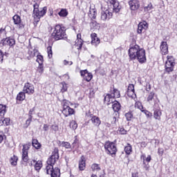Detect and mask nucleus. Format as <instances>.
Wrapping results in <instances>:
<instances>
[{"instance_id": "f257e3e1", "label": "nucleus", "mask_w": 177, "mask_h": 177, "mask_svg": "<svg viewBox=\"0 0 177 177\" xmlns=\"http://www.w3.org/2000/svg\"><path fill=\"white\" fill-rule=\"evenodd\" d=\"M130 60H137L142 64L146 63V50L140 48L138 45L131 47L128 51Z\"/></svg>"}, {"instance_id": "f03ea898", "label": "nucleus", "mask_w": 177, "mask_h": 177, "mask_svg": "<svg viewBox=\"0 0 177 177\" xmlns=\"http://www.w3.org/2000/svg\"><path fill=\"white\" fill-rule=\"evenodd\" d=\"M110 3L109 9L102 10L101 12V20L103 21H109L111 17H113V12H111V9L115 13H118L120 12V3L117 0H109Z\"/></svg>"}, {"instance_id": "7ed1b4c3", "label": "nucleus", "mask_w": 177, "mask_h": 177, "mask_svg": "<svg viewBox=\"0 0 177 177\" xmlns=\"http://www.w3.org/2000/svg\"><path fill=\"white\" fill-rule=\"evenodd\" d=\"M66 36V28L57 25L55 27V30L52 33V37L55 39V41H59V39H63L64 37Z\"/></svg>"}, {"instance_id": "20e7f679", "label": "nucleus", "mask_w": 177, "mask_h": 177, "mask_svg": "<svg viewBox=\"0 0 177 177\" xmlns=\"http://www.w3.org/2000/svg\"><path fill=\"white\" fill-rule=\"evenodd\" d=\"M70 102L67 100H63L61 102V104L62 106V114L65 117H70V115H73L75 111H74V109L70 107Z\"/></svg>"}, {"instance_id": "39448f33", "label": "nucleus", "mask_w": 177, "mask_h": 177, "mask_svg": "<svg viewBox=\"0 0 177 177\" xmlns=\"http://www.w3.org/2000/svg\"><path fill=\"white\" fill-rule=\"evenodd\" d=\"M46 10L48 8L44 7L39 8L37 10H33V17H34V25L37 26V24L39 21L41 17H44L46 15Z\"/></svg>"}, {"instance_id": "423d86ee", "label": "nucleus", "mask_w": 177, "mask_h": 177, "mask_svg": "<svg viewBox=\"0 0 177 177\" xmlns=\"http://www.w3.org/2000/svg\"><path fill=\"white\" fill-rule=\"evenodd\" d=\"M57 160H59V149L55 148L52 155L47 160L46 167H50V168H53V165L56 164Z\"/></svg>"}, {"instance_id": "0eeeda50", "label": "nucleus", "mask_w": 177, "mask_h": 177, "mask_svg": "<svg viewBox=\"0 0 177 177\" xmlns=\"http://www.w3.org/2000/svg\"><path fill=\"white\" fill-rule=\"evenodd\" d=\"M175 67V59L172 56H167V60L165 62V70L167 73H172Z\"/></svg>"}, {"instance_id": "6e6552de", "label": "nucleus", "mask_w": 177, "mask_h": 177, "mask_svg": "<svg viewBox=\"0 0 177 177\" xmlns=\"http://www.w3.org/2000/svg\"><path fill=\"white\" fill-rule=\"evenodd\" d=\"M104 149L107 153V154H115L117 153V147H115V144L111 142H106L104 145Z\"/></svg>"}, {"instance_id": "1a4fd4ad", "label": "nucleus", "mask_w": 177, "mask_h": 177, "mask_svg": "<svg viewBox=\"0 0 177 177\" xmlns=\"http://www.w3.org/2000/svg\"><path fill=\"white\" fill-rule=\"evenodd\" d=\"M50 167L51 166L46 167L47 174L50 175L51 177H60V169Z\"/></svg>"}, {"instance_id": "9d476101", "label": "nucleus", "mask_w": 177, "mask_h": 177, "mask_svg": "<svg viewBox=\"0 0 177 177\" xmlns=\"http://www.w3.org/2000/svg\"><path fill=\"white\" fill-rule=\"evenodd\" d=\"M31 147V144H26L23 145L22 149V160L24 162L28 161V150Z\"/></svg>"}, {"instance_id": "9b49d317", "label": "nucleus", "mask_w": 177, "mask_h": 177, "mask_svg": "<svg viewBox=\"0 0 177 177\" xmlns=\"http://www.w3.org/2000/svg\"><path fill=\"white\" fill-rule=\"evenodd\" d=\"M15 44H16L15 39L7 37L1 41L0 46H13Z\"/></svg>"}, {"instance_id": "f8f14e48", "label": "nucleus", "mask_w": 177, "mask_h": 177, "mask_svg": "<svg viewBox=\"0 0 177 177\" xmlns=\"http://www.w3.org/2000/svg\"><path fill=\"white\" fill-rule=\"evenodd\" d=\"M23 92L28 95H34V93L35 92L34 85L30 83H26L23 88Z\"/></svg>"}, {"instance_id": "ddd939ff", "label": "nucleus", "mask_w": 177, "mask_h": 177, "mask_svg": "<svg viewBox=\"0 0 177 177\" xmlns=\"http://www.w3.org/2000/svg\"><path fill=\"white\" fill-rule=\"evenodd\" d=\"M147 28H149V24H147V22L146 21L140 22L138 24L137 32L138 34H145Z\"/></svg>"}, {"instance_id": "4468645a", "label": "nucleus", "mask_w": 177, "mask_h": 177, "mask_svg": "<svg viewBox=\"0 0 177 177\" xmlns=\"http://www.w3.org/2000/svg\"><path fill=\"white\" fill-rule=\"evenodd\" d=\"M81 76L83 77V80L86 81L87 82H91L92 78H93V75L91 73L88 72V70L85 69L83 71H80Z\"/></svg>"}, {"instance_id": "2eb2a0df", "label": "nucleus", "mask_w": 177, "mask_h": 177, "mask_svg": "<svg viewBox=\"0 0 177 177\" xmlns=\"http://www.w3.org/2000/svg\"><path fill=\"white\" fill-rule=\"evenodd\" d=\"M14 24H15L19 30H23L24 28V25L21 24V18H20V16L15 15L12 17Z\"/></svg>"}, {"instance_id": "dca6fc26", "label": "nucleus", "mask_w": 177, "mask_h": 177, "mask_svg": "<svg viewBox=\"0 0 177 177\" xmlns=\"http://www.w3.org/2000/svg\"><path fill=\"white\" fill-rule=\"evenodd\" d=\"M129 5L131 10H138V8H140L139 0H131L129 1Z\"/></svg>"}, {"instance_id": "f3484780", "label": "nucleus", "mask_w": 177, "mask_h": 177, "mask_svg": "<svg viewBox=\"0 0 177 177\" xmlns=\"http://www.w3.org/2000/svg\"><path fill=\"white\" fill-rule=\"evenodd\" d=\"M75 46L77 48L78 50H81L82 48V45L84 44V40L81 39V34L77 35V39L75 40Z\"/></svg>"}, {"instance_id": "a211bd4d", "label": "nucleus", "mask_w": 177, "mask_h": 177, "mask_svg": "<svg viewBox=\"0 0 177 177\" xmlns=\"http://www.w3.org/2000/svg\"><path fill=\"white\" fill-rule=\"evenodd\" d=\"M127 95L129 97H135L136 94H135V86L133 84H129L127 88Z\"/></svg>"}, {"instance_id": "6ab92c4d", "label": "nucleus", "mask_w": 177, "mask_h": 177, "mask_svg": "<svg viewBox=\"0 0 177 177\" xmlns=\"http://www.w3.org/2000/svg\"><path fill=\"white\" fill-rule=\"evenodd\" d=\"M91 44L94 46H97L99 44H100V39L97 37V35L96 33H92L91 35Z\"/></svg>"}, {"instance_id": "aec40b11", "label": "nucleus", "mask_w": 177, "mask_h": 177, "mask_svg": "<svg viewBox=\"0 0 177 177\" xmlns=\"http://www.w3.org/2000/svg\"><path fill=\"white\" fill-rule=\"evenodd\" d=\"M160 51L162 55H167V53H168V44H167V41L161 42Z\"/></svg>"}, {"instance_id": "412c9836", "label": "nucleus", "mask_w": 177, "mask_h": 177, "mask_svg": "<svg viewBox=\"0 0 177 177\" xmlns=\"http://www.w3.org/2000/svg\"><path fill=\"white\" fill-rule=\"evenodd\" d=\"M97 15V12L96 8H95V6H91L89 13H88L89 17H91V19H96Z\"/></svg>"}, {"instance_id": "4be33fe9", "label": "nucleus", "mask_w": 177, "mask_h": 177, "mask_svg": "<svg viewBox=\"0 0 177 177\" xmlns=\"http://www.w3.org/2000/svg\"><path fill=\"white\" fill-rule=\"evenodd\" d=\"M31 165H34L35 169L36 171H39V169H41L42 168V161L41 160H33L31 162H30Z\"/></svg>"}, {"instance_id": "5701e85b", "label": "nucleus", "mask_w": 177, "mask_h": 177, "mask_svg": "<svg viewBox=\"0 0 177 177\" xmlns=\"http://www.w3.org/2000/svg\"><path fill=\"white\" fill-rule=\"evenodd\" d=\"M86 165V160H85V157L82 156L81 160L79 162L80 171H84V169H85Z\"/></svg>"}, {"instance_id": "b1692460", "label": "nucleus", "mask_w": 177, "mask_h": 177, "mask_svg": "<svg viewBox=\"0 0 177 177\" xmlns=\"http://www.w3.org/2000/svg\"><path fill=\"white\" fill-rule=\"evenodd\" d=\"M113 95L111 94H107L104 97V102L106 103V104H111V103H113L114 102L113 101L114 100V97H113Z\"/></svg>"}, {"instance_id": "393cba45", "label": "nucleus", "mask_w": 177, "mask_h": 177, "mask_svg": "<svg viewBox=\"0 0 177 177\" xmlns=\"http://www.w3.org/2000/svg\"><path fill=\"white\" fill-rule=\"evenodd\" d=\"M91 120L93 125H95V127H99V125L102 124V122L100 121V118H99V117L97 116L93 115L92 116Z\"/></svg>"}, {"instance_id": "a878e982", "label": "nucleus", "mask_w": 177, "mask_h": 177, "mask_svg": "<svg viewBox=\"0 0 177 177\" xmlns=\"http://www.w3.org/2000/svg\"><path fill=\"white\" fill-rule=\"evenodd\" d=\"M112 103V109L114 111L118 112L121 110V104H120V102H118V101H113V102Z\"/></svg>"}, {"instance_id": "bb28decb", "label": "nucleus", "mask_w": 177, "mask_h": 177, "mask_svg": "<svg viewBox=\"0 0 177 177\" xmlns=\"http://www.w3.org/2000/svg\"><path fill=\"white\" fill-rule=\"evenodd\" d=\"M162 114V113H161V109H156L154 111L153 118L155 120H158V121H160V120H161Z\"/></svg>"}, {"instance_id": "cd10ccee", "label": "nucleus", "mask_w": 177, "mask_h": 177, "mask_svg": "<svg viewBox=\"0 0 177 177\" xmlns=\"http://www.w3.org/2000/svg\"><path fill=\"white\" fill-rule=\"evenodd\" d=\"M30 57H35V56H37V55H39V53H38V50L36 48H30L29 49L28 52Z\"/></svg>"}, {"instance_id": "c85d7f7f", "label": "nucleus", "mask_w": 177, "mask_h": 177, "mask_svg": "<svg viewBox=\"0 0 177 177\" xmlns=\"http://www.w3.org/2000/svg\"><path fill=\"white\" fill-rule=\"evenodd\" d=\"M18 160L19 158L16 155H14L10 158V162L11 165H12L13 167H16V165H17Z\"/></svg>"}, {"instance_id": "c756f323", "label": "nucleus", "mask_w": 177, "mask_h": 177, "mask_svg": "<svg viewBox=\"0 0 177 177\" xmlns=\"http://www.w3.org/2000/svg\"><path fill=\"white\" fill-rule=\"evenodd\" d=\"M26 99V93L24 92H19L17 95V100L19 102H23Z\"/></svg>"}, {"instance_id": "7c9ffc66", "label": "nucleus", "mask_w": 177, "mask_h": 177, "mask_svg": "<svg viewBox=\"0 0 177 177\" xmlns=\"http://www.w3.org/2000/svg\"><path fill=\"white\" fill-rule=\"evenodd\" d=\"M6 114V105L0 104V117H3Z\"/></svg>"}, {"instance_id": "2f4dec72", "label": "nucleus", "mask_w": 177, "mask_h": 177, "mask_svg": "<svg viewBox=\"0 0 177 177\" xmlns=\"http://www.w3.org/2000/svg\"><path fill=\"white\" fill-rule=\"evenodd\" d=\"M90 27H91V30H98V28L100 27V25H99V24H97V22H96V21H93L90 24Z\"/></svg>"}, {"instance_id": "473e14b6", "label": "nucleus", "mask_w": 177, "mask_h": 177, "mask_svg": "<svg viewBox=\"0 0 177 177\" xmlns=\"http://www.w3.org/2000/svg\"><path fill=\"white\" fill-rule=\"evenodd\" d=\"M32 146L35 147V149H41V145L39 143L38 140L37 139H32Z\"/></svg>"}, {"instance_id": "72a5a7b5", "label": "nucleus", "mask_w": 177, "mask_h": 177, "mask_svg": "<svg viewBox=\"0 0 177 177\" xmlns=\"http://www.w3.org/2000/svg\"><path fill=\"white\" fill-rule=\"evenodd\" d=\"M36 62L39 64V65H44V57L39 54H37Z\"/></svg>"}, {"instance_id": "f704fd0d", "label": "nucleus", "mask_w": 177, "mask_h": 177, "mask_svg": "<svg viewBox=\"0 0 177 177\" xmlns=\"http://www.w3.org/2000/svg\"><path fill=\"white\" fill-rule=\"evenodd\" d=\"M124 151L126 154L129 155L131 153H132V146L131 145L128 144L127 146L124 147Z\"/></svg>"}, {"instance_id": "c9c22d12", "label": "nucleus", "mask_w": 177, "mask_h": 177, "mask_svg": "<svg viewBox=\"0 0 177 177\" xmlns=\"http://www.w3.org/2000/svg\"><path fill=\"white\" fill-rule=\"evenodd\" d=\"M58 15L59 16H60V17H67V15H68V12L66 9H62L60 12L58 13Z\"/></svg>"}, {"instance_id": "e433bc0d", "label": "nucleus", "mask_w": 177, "mask_h": 177, "mask_svg": "<svg viewBox=\"0 0 177 177\" xmlns=\"http://www.w3.org/2000/svg\"><path fill=\"white\" fill-rule=\"evenodd\" d=\"M111 95H112L113 97H120L121 96L120 94V91L115 88L113 89V93Z\"/></svg>"}, {"instance_id": "4c0bfd02", "label": "nucleus", "mask_w": 177, "mask_h": 177, "mask_svg": "<svg viewBox=\"0 0 177 177\" xmlns=\"http://www.w3.org/2000/svg\"><path fill=\"white\" fill-rule=\"evenodd\" d=\"M75 140L72 144L73 149H75V150H77L78 148V138H77V136L75 137Z\"/></svg>"}, {"instance_id": "58836bf2", "label": "nucleus", "mask_w": 177, "mask_h": 177, "mask_svg": "<svg viewBox=\"0 0 177 177\" xmlns=\"http://www.w3.org/2000/svg\"><path fill=\"white\" fill-rule=\"evenodd\" d=\"M47 53L49 59H52V57L53 56V53L52 52V46H48L47 48Z\"/></svg>"}, {"instance_id": "ea45409f", "label": "nucleus", "mask_w": 177, "mask_h": 177, "mask_svg": "<svg viewBox=\"0 0 177 177\" xmlns=\"http://www.w3.org/2000/svg\"><path fill=\"white\" fill-rule=\"evenodd\" d=\"M135 107L136 109H138L141 111H143V105H142V102H136Z\"/></svg>"}, {"instance_id": "a19ab883", "label": "nucleus", "mask_w": 177, "mask_h": 177, "mask_svg": "<svg viewBox=\"0 0 177 177\" xmlns=\"http://www.w3.org/2000/svg\"><path fill=\"white\" fill-rule=\"evenodd\" d=\"M70 127H71V128H72L73 129L75 130V129H77V128H78V124H77V122L73 120V121L71 122V123H70Z\"/></svg>"}, {"instance_id": "79ce46f5", "label": "nucleus", "mask_w": 177, "mask_h": 177, "mask_svg": "<svg viewBox=\"0 0 177 177\" xmlns=\"http://www.w3.org/2000/svg\"><path fill=\"white\" fill-rule=\"evenodd\" d=\"M61 85H62L61 92H62V93H64V92H66L67 91V84H66V82H62L61 83Z\"/></svg>"}, {"instance_id": "37998d69", "label": "nucleus", "mask_w": 177, "mask_h": 177, "mask_svg": "<svg viewBox=\"0 0 177 177\" xmlns=\"http://www.w3.org/2000/svg\"><path fill=\"white\" fill-rule=\"evenodd\" d=\"M142 113H145V115L148 118H151L152 116H153V114L150 112V111H147V110H146V109H142V111H141Z\"/></svg>"}, {"instance_id": "c03bdc74", "label": "nucleus", "mask_w": 177, "mask_h": 177, "mask_svg": "<svg viewBox=\"0 0 177 177\" xmlns=\"http://www.w3.org/2000/svg\"><path fill=\"white\" fill-rule=\"evenodd\" d=\"M91 169L92 171H100V167L97 164H93L91 165Z\"/></svg>"}, {"instance_id": "a18cd8bd", "label": "nucleus", "mask_w": 177, "mask_h": 177, "mask_svg": "<svg viewBox=\"0 0 177 177\" xmlns=\"http://www.w3.org/2000/svg\"><path fill=\"white\" fill-rule=\"evenodd\" d=\"M125 117L127 121H131V120H132V118L133 117V115L132 114V112H128L125 114Z\"/></svg>"}, {"instance_id": "49530a36", "label": "nucleus", "mask_w": 177, "mask_h": 177, "mask_svg": "<svg viewBox=\"0 0 177 177\" xmlns=\"http://www.w3.org/2000/svg\"><path fill=\"white\" fill-rule=\"evenodd\" d=\"M37 73L41 75V74H44V65H39L37 70Z\"/></svg>"}, {"instance_id": "de8ad7c7", "label": "nucleus", "mask_w": 177, "mask_h": 177, "mask_svg": "<svg viewBox=\"0 0 177 177\" xmlns=\"http://www.w3.org/2000/svg\"><path fill=\"white\" fill-rule=\"evenodd\" d=\"M154 99V92L149 93L148 97L147 99V102H151Z\"/></svg>"}, {"instance_id": "09e8293b", "label": "nucleus", "mask_w": 177, "mask_h": 177, "mask_svg": "<svg viewBox=\"0 0 177 177\" xmlns=\"http://www.w3.org/2000/svg\"><path fill=\"white\" fill-rule=\"evenodd\" d=\"M62 146H63V147H64L65 149H71V145H70V143L67 142H62Z\"/></svg>"}, {"instance_id": "8fccbe9b", "label": "nucleus", "mask_w": 177, "mask_h": 177, "mask_svg": "<svg viewBox=\"0 0 177 177\" xmlns=\"http://www.w3.org/2000/svg\"><path fill=\"white\" fill-rule=\"evenodd\" d=\"M151 9H153V5L150 3L147 6L145 7L144 10L145 12H149V10H151Z\"/></svg>"}, {"instance_id": "3c124183", "label": "nucleus", "mask_w": 177, "mask_h": 177, "mask_svg": "<svg viewBox=\"0 0 177 177\" xmlns=\"http://www.w3.org/2000/svg\"><path fill=\"white\" fill-rule=\"evenodd\" d=\"M3 122L5 126L8 127L10 124V118H5L3 120Z\"/></svg>"}, {"instance_id": "603ef678", "label": "nucleus", "mask_w": 177, "mask_h": 177, "mask_svg": "<svg viewBox=\"0 0 177 177\" xmlns=\"http://www.w3.org/2000/svg\"><path fill=\"white\" fill-rule=\"evenodd\" d=\"M6 35V30L5 29H0V38H2Z\"/></svg>"}, {"instance_id": "864d4df0", "label": "nucleus", "mask_w": 177, "mask_h": 177, "mask_svg": "<svg viewBox=\"0 0 177 177\" xmlns=\"http://www.w3.org/2000/svg\"><path fill=\"white\" fill-rule=\"evenodd\" d=\"M3 63V53L0 50V64Z\"/></svg>"}, {"instance_id": "5fc2aeb1", "label": "nucleus", "mask_w": 177, "mask_h": 177, "mask_svg": "<svg viewBox=\"0 0 177 177\" xmlns=\"http://www.w3.org/2000/svg\"><path fill=\"white\" fill-rule=\"evenodd\" d=\"M64 66H71L73 64V62L70 61H67V60H64Z\"/></svg>"}, {"instance_id": "6e6d98bb", "label": "nucleus", "mask_w": 177, "mask_h": 177, "mask_svg": "<svg viewBox=\"0 0 177 177\" xmlns=\"http://www.w3.org/2000/svg\"><path fill=\"white\" fill-rule=\"evenodd\" d=\"M93 96H95V90L90 88V97H93Z\"/></svg>"}, {"instance_id": "4d7b16f0", "label": "nucleus", "mask_w": 177, "mask_h": 177, "mask_svg": "<svg viewBox=\"0 0 177 177\" xmlns=\"http://www.w3.org/2000/svg\"><path fill=\"white\" fill-rule=\"evenodd\" d=\"M32 120V116L30 115L29 118L26 120V125H30L31 124V121Z\"/></svg>"}, {"instance_id": "13d9d810", "label": "nucleus", "mask_w": 177, "mask_h": 177, "mask_svg": "<svg viewBox=\"0 0 177 177\" xmlns=\"http://www.w3.org/2000/svg\"><path fill=\"white\" fill-rule=\"evenodd\" d=\"M33 8H34V10H39V4H38V3H35L34 5H33Z\"/></svg>"}, {"instance_id": "bf43d9fd", "label": "nucleus", "mask_w": 177, "mask_h": 177, "mask_svg": "<svg viewBox=\"0 0 177 177\" xmlns=\"http://www.w3.org/2000/svg\"><path fill=\"white\" fill-rule=\"evenodd\" d=\"M120 132L121 135H126L127 131L124 128H120Z\"/></svg>"}, {"instance_id": "052dcab7", "label": "nucleus", "mask_w": 177, "mask_h": 177, "mask_svg": "<svg viewBox=\"0 0 177 177\" xmlns=\"http://www.w3.org/2000/svg\"><path fill=\"white\" fill-rule=\"evenodd\" d=\"M145 161L147 162H150V161H151V156L150 155H148V156L145 159Z\"/></svg>"}, {"instance_id": "680f3d73", "label": "nucleus", "mask_w": 177, "mask_h": 177, "mask_svg": "<svg viewBox=\"0 0 177 177\" xmlns=\"http://www.w3.org/2000/svg\"><path fill=\"white\" fill-rule=\"evenodd\" d=\"M43 129H44V131H48V130H49V125H48V124H44V127H43Z\"/></svg>"}, {"instance_id": "e2e57ef3", "label": "nucleus", "mask_w": 177, "mask_h": 177, "mask_svg": "<svg viewBox=\"0 0 177 177\" xmlns=\"http://www.w3.org/2000/svg\"><path fill=\"white\" fill-rule=\"evenodd\" d=\"M158 153L162 156V154H164V150L162 149H158Z\"/></svg>"}, {"instance_id": "0e129e2a", "label": "nucleus", "mask_w": 177, "mask_h": 177, "mask_svg": "<svg viewBox=\"0 0 177 177\" xmlns=\"http://www.w3.org/2000/svg\"><path fill=\"white\" fill-rule=\"evenodd\" d=\"M147 146V144L146 142H141V147H146Z\"/></svg>"}, {"instance_id": "69168bd1", "label": "nucleus", "mask_w": 177, "mask_h": 177, "mask_svg": "<svg viewBox=\"0 0 177 177\" xmlns=\"http://www.w3.org/2000/svg\"><path fill=\"white\" fill-rule=\"evenodd\" d=\"M3 141V136L0 134V143H2Z\"/></svg>"}, {"instance_id": "338daca9", "label": "nucleus", "mask_w": 177, "mask_h": 177, "mask_svg": "<svg viewBox=\"0 0 177 177\" xmlns=\"http://www.w3.org/2000/svg\"><path fill=\"white\" fill-rule=\"evenodd\" d=\"M2 125H4L3 119L0 120V127H2Z\"/></svg>"}, {"instance_id": "774afa93", "label": "nucleus", "mask_w": 177, "mask_h": 177, "mask_svg": "<svg viewBox=\"0 0 177 177\" xmlns=\"http://www.w3.org/2000/svg\"><path fill=\"white\" fill-rule=\"evenodd\" d=\"M132 177H138V173H133L132 174Z\"/></svg>"}]
</instances>
